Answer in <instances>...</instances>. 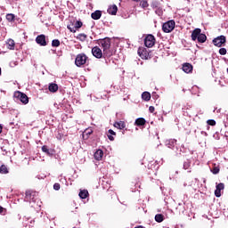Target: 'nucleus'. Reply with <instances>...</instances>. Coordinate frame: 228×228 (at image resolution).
<instances>
[{
	"label": "nucleus",
	"instance_id": "obj_1",
	"mask_svg": "<svg viewBox=\"0 0 228 228\" xmlns=\"http://www.w3.org/2000/svg\"><path fill=\"white\" fill-rule=\"evenodd\" d=\"M99 45H102L103 49V58H110L113 56V52L110 49V47H111L110 38L102 39L99 42Z\"/></svg>",
	"mask_w": 228,
	"mask_h": 228
},
{
	"label": "nucleus",
	"instance_id": "obj_2",
	"mask_svg": "<svg viewBox=\"0 0 228 228\" xmlns=\"http://www.w3.org/2000/svg\"><path fill=\"white\" fill-rule=\"evenodd\" d=\"M191 40L195 42V40H198L200 44H204L206 40H208V37L205 36V34L202 33V30L200 28H195L191 33Z\"/></svg>",
	"mask_w": 228,
	"mask_h": 228
},
{
	"label": "nucleus",
	"instance_id": "obj_3",
	"mask_svg": "<svg viewBox=\"0 0 228 228\" xmlns=\"http://www.w3.org/2000/svg\"><path fill=\"white\" fill-rule=\"evenodd\" d=\"M175 28V21L169 20L162 25V30L164 33H172Z\"/></svg>",
	"mask_w": 228,
	"mask_h": 228
},
{
	"label": "nucleus",
	"instance_id": "obj_4",
	"mask_svg": "<svg viewBox=\"0 0 228 228\" xmlns=\"http://www.w3.org/2000/svg\"><path fill=\"white\" fill-rule=\"evenodd\" d=\"M14 98L18 99V101H20L22 104H28V102H29V98H28V95H26L24 93H21L20 91H16L14 93Z\"/></svg>",
	"mask_w": 228,
	"mask_h": 228
},
{
	"label": "nucleus",
	"instance_id": "obj_5",
	"mask_svg": "<svg viewBox=\"0 0 228 228\" xmlns=\"http://www.w3.org/2000/svg\"><path fill=\"white\" fill-rule=\"evenodd\" d=\"M86 60H88L86 54L79 53L75 60V65H77V67H83V65L86 63Z\"/></svg>",
	"mask_w": 228,
	"mask_h": 228
},
{
	"label": "nucleus",
	"instance_id": "obj_6",
	"mask_svg": "<svg viewBox=\"0 0 228 228\" xmlns=\"http://www.w3.org/2000/svg\"><path fill=\"white\" fill-rule=\"evenodd\" d=\"M156 44V38L152 35H148L144 38V45L148 48L154 47V45Z\"/></svg>",
	"mask_w": 228,
	"mask_h": 228
},
{
	"label": "nucleus",
	"instance_id": "obj_7",
	"mask_svg": "<svg viewBox=\"0 0 228 228\" xmlns=\"http://www.w3.org/2000/svg\"><path fill=\"white\" fill-rule=\"evenodd\" d=\"M227 42V38L225 36H219L213 39V44L216 45V47H222L224 44Z\"/></svg>",
	"mask_w": 228,
	"mask_h": 228
},
{
	"label": "nucleus",
	"instance_id": "obj_8",
	"mask_svg": "<svg viewBox=\"0 0 228 228\" xmlns=\"http://www.w3.org/2000/svg\"><path fill=\"white\" fill-rule=\"evenodd\" d=\"M92 54L94 56V58L101 59L102 56H104V53H102V50L99 48L98 46H94L92 48Z\"/></svg>",
	"mask_w": 228,
	"mask_h": 228
},
{
	"label": "nucleus",
	"instance_id": "obj_9",
	"mask_svg": "<svg viewBox=\"0 0 228 228\" xmlns=\"http://www.w3.org/2000/svg\"><path fill=\"white\" fill-rule=\"evenodd\" d=\"M36 42L39 45H43V46L47 45V42L45 41V35L37 36V38H36Z\"/></svg>",
	"mask_w": 228,
	"mask_h": 228
},
{
	"label": "nucleus",
	"instance_id": "obj_10",
	"mask_svg": "<svg viewBox=\"0 0 228 228\" xmlns=\"http://www.w3.org/2000/svg\"><path fill=\"white\" fill-rule=\"evenodd\" d=\"M224 183H218L216 185V189L215 191L216 197H221L222 196V193L220 191H222V190H224Z\"/></svg>",
	"mask_w": 228,
	"mask_h": 228
},
{
	"label": "nucleus",
	"instance_id": "obj_11",
	"mask_svg": "<svg viewBox=\"0 0 228 228\" xmlns=\"http://www.w3.org/2000/svg\"><path fill=\"white\" fill-rule=\"evenodd\" d=\"M108 13H110V15H117V12H118V7H117V5H110L108 10H107Z\"/></svg>",
	"mask_w": 228,
	"mask_h": 228
},
{
	"label": "nucleus",
	"instance_id": "obj_12",
	"mask_svg": "<svg viewBox=\"0 0 228 228\" xmlns=\"http://www.w3.org/2000/svg\"><path fill=\"white\" fill-rule=\"evenodd\" d=\"M183 70L186 74H190V72H191V70H193V66H191V64H190V63H185L183 65Z\"/></svg>",
	"mask_w": 228,
	"mask_h": 228
},
{
	"label": "nucleus",
	"instance_id": "obj_13",
	"mask_svg": "<svg viewBox=\"0 0 228 228\" xmlns=\"http://www.w3.org/2000/svg\"><path fill=\"white\" fill-rule=\"evenodd\" d=\"M25 199L28 201L33 200L35 199V192H33L31 191H27L25 192Z\"/></svg>",
	"mask_w": 228,
	"mask_h": 228
},
{
	"label": "nucleus",
	"instance_id": "obj_14",
	"mask_svg": "<svg viewBox=\"0 0 228 228\" xmlns=\"http://www.w3.org/2000/svg\"><path fill=\"white\" fill-rule=\"evenodd\" d=\"M102 16V12L101 11H95L91 14V17L92 19H94V20H99V19H101Z\"/></svg>",
	"mask_w": 228,
	"mask_h": 228
},
{
	"label": "nucleus",
	"instance_id": "obj_15",
	"mask_svg": "<svg viewBox=\"0 0 228 228\" xmlns=\"http://www.w3.org/2000/svg\"><path fill=\"white\" fill-rule=\"evenodd\" d=\"M102 156H104V152L102 150H98L94 153V159L97 161H101V159H102Z\"/></svg>",
	"mask_w": 228,
	"mask_h": 228
},
{
	"label": "nucleus",
	"instance_id": "obj_16",
	"mask_svg": "<svg viewBox=\"0 0 228 228\" xmlns=\"http://www.w3.org/2000/svg\"><path fill=\"white\" fill-rule=\"evenodd\" d=\"M175 143H177V141L175 139H171L166 142V145L168 147V149H174L175 147Z\"/></svg>",
	"mask_w": 228,
	"mask_h": 228
},
{
	"label": "nucleus",
	"instance_id": "obj_17",
	"mask_svg": "<svg viewBox=\"0 0 228 228\" xmlns=\"http://www.w3.org/2000/svg\"><path fill=\"white\" fill-rule=\"evenodd\" d=\"M114 127H117L118 129H125L126 122H124V121H116L114 123Z\"/></svg>",
	"mask_w": 228,
	"mask_h": 228
},
{
	"label": "nucleus",
	"instance_id": "obj_18",
	"mask_svg": "<svg viewBox=\"0 0 228 228\" xmlns=\"http://www.w3.org/2000/svg\"><path fill=\"white\" fill-rule=\"evenodd\" d=\"M7 49H11V51L15 49V41H13V39H8Z\"/></svg>",
	"mask_w": 228,
	"mask_h": 228
},
{
	"label": "nucleus",
	"instance_id": "obj_19",
	"mask_svg": "<svg viewBox=\"0 0 228 228\" xmlns=\"http://www.w3.org/2000/svg\"><path fill=\"white\" fill-rule=\"evenodd\" d=\"M49 92H52L54 94L55 92H58V85L57 84H50L48 86Z\"/></svg>",
	"mask_w": 228,
	"mask_h": 228
},
{
	"label": "nucleus",
	"instance_id": "obj_20",
	"mask_svg": "<svg viewBox=\"0 0 228 228\" xmlns=\"http://www.w3.org/2000/svg\"><path fill=\"white\" fill-rule=\"evenodd\" d=\"M165 220V216L163 214H157L155 216V222H158L159 224H161Z\"/></svg>",
	"mask_w": 228,
	"mask_h": 228
},
{
	"label": "nucleus",
	"instance_id": "obj_21",
	"mask_svg": "<svg viewBox=\"0 0 228 228\" xmlns=\"http://www.w3.org/2000/svg\"><path fill=\"white\" fill-rule=\"evenodd\" d=\"M145 118H138L136 120H135V126H145Z\"/></svg>",
	"mask_w": 228,
	"mask_h": 228
},
{
	"label": "nucleus",
	"instance_id": "obj_22",
	"mask_svg": "<svg viewBox=\"0 0 228 228\" xmlns=\"http://www.w3.org/2000/svg\"><path fill=\"white\" fill-rule=\"evenodd\" d=\"M142 99H143V101H151V93L149 92L142 93Z\"/></svg>",
	"mask_w": 228,
	"mask_h": 228
},
{
	"label": "nucleus",
	"instance_id": "obj_23",
	"mask_svg": "<svg viewBox=\"0 0 228 228\" xmlns=\"http://www.w3.org/2000/svg\"><path fill=\"white\" fill-rule=\"evenodd\" d=\"M78 195L80 199H86V197H88V191L86 190L80 191Z\"/></svg>",
	"mask_w": 228,
	"mask_h": 228
},
{
	"label": "nucleus",
	"instance_id": "obj_24",
	"mask_svg": "<svg viewBox=\"0 0 228 228\" xmlns=\"http://www.w3.org/2000/svg\"><path fill=\"white\" fill-rule=\"evenodd\" d=\"M191 165V161L190 159H187L183 162V168L184 170H188Z\"/></svg>",
	"mask_w": 228,
	"mask_h": 228
},
{
	"label": "nucleus",
	"instance_id": "obj_25",
	"mask_svg": "<svg viewBox=\"0 0 228 228\" xmlns=\"http://www.w3.org/2000/svg\"><path fill=\"white\" fill-rule=\"evenodd\" d=\"M8 167L4 165L0 166V174H8Z\"/></svg>",
	"mask_w": 228,
	"mask_h": 228
},
{
	"label": "nucleus",
	"instance_id": "obj_26",
	"mask_svg": "<svg viewBox=\"0 0 228 228\" xmlns=\"http://www.w3.org/2000/svg\"><path fill=\"white\" fill-rule=\"evenodd\" d=\"M6 20L9 22H13V20H15V15L12 14V13H9V14L6 15Z\"/></svg>",
	"mask_w": 228,
	"mask_h": 228
},
{
	"label": "nucleus",
	"instance_id": "obj_27",
	"mask_svg": "<svg viewBox=\"0 0 228 228\" xmlns=\"http://www.w3.org/2000/svg\"><path fill=\"white\" fill-rule=\"evenodd\" d=\"M52 46H53V47H60V40H58V39H53V40L52 41Z\"/></svg>",
	"mask_w": 228,
	"mask_h": 228
},
{
	"label": "nucleus",
	"instance_id": "obj_28",
	"mask_svg": "<svg viewBox=\"0 0 228 228\" xmlns=\"http://www.w3.org/2000/svg\"><path fill=\"white\" fill-rule=\"evenodd\" d=\"M78 40H80L81 42H85V40H86V34H79L77 36Z\"/></svg>",
	"mask_w": 228,
	"mask_h": 228
},
{
	"label": "nucleus",
	"instance_id": "obj_29",
	"mask_svg": "<svg viewBox=\"0 0 228 228\" xmlns=\"http://www.w3.org/2000/svg\"><path fill=\"white\" fill-rule=\"evenodd\" d=\"M219 54H221V56H225V54H227V49L225 48H221L219 50Z\"/></svg>",
	"mask_w": 228,
	"mask_h": 228
},
{
	"label": "nucleus",
	"instance_id": "obj_30",
	"mask_svg": "<svg viewBox=\"0 0 228 228\" xmlns=\"http://www.w3.org/2000/svg\"><path fill=\"white\" fill-rule=\"evenodd\" d=\"M207 124H208V126H216V121H215V119H208Z\"/></svg>",
	"mask_w": 228,
	"mask_h": 228
},
{
	"label": "nucleus",
	"instance_id": "obj_31",
	"mask_svg": "<svg viewBox=\"0 0 228 228\" xmlns=\"http://www.w3.org/2000/svg\"><path fill=\"white\" fill-rule=\"evenodd\" d=\"M83 27V22H81V21H77L76 23H75V28H78L79 29V28H82Z\"/></svg>",
	"mask_w": 228,
	"mask_h": 228
},
{
	"label": "nucleus",
	"instance_id": "obj_32",
	"mask_svg": "<svg viewBox=\"0 0 228 228\" xmlns=\"http://www.w3.org/2000/svg\"><path fill=\"white\" fill-rule=\"evenodd\" d=\"M141 6L142 8H147V6H149V3H147V1H141Z\"/></svg>",
	"mask_w": 228,
	"mask_h": 228
},
{
	"label": "nucleus",
	"instance_id": "obj_33",
	"mask_svg": "<svg viewBox=\"0 0 228 228\" xmlns=\"http://www.w3.org/2000/svg\"><path fill=\"white\" fill-rule=\"evenodd\" d=\"M42 151H43V152H45V154H49V149L47 148V146H43L42 147Z\"/></svg>",
	"mask_w": 228,
	"mask_h": 228
},
{
	"label": "nucleus",
	"instance_id": "obj_34",
	"mask_svg": "<svg viewBox=\"0 0 228 228\" xmlns=\"http://www.w3.org/2000/svg\"><path fill=\"white\" fill-rule=\"evenodd\" d=\"M219 172H220V168L216 167L212 169V174H218Z\"/></svg>",
	"mask_w": 228,
	"mask_h": 228
},
{
	"label": "nucleus",
	"instance_id": "obj_35",
	"mask_svg": "<svg viewBox=\"0 0 228 228\" xmlns=\"http://www.w3.org/2000/svg\"><path fill=\"white\" fill-rule=\"evenodd\" d=\"M53 190H56V191H58V190H60V183H54Z\"/></svg>",
	"mask_w": 228,
	"mask_h": 228
},
{
	"label": "nucleus",
	"instance_id": "obj_36",
	"mask_svg": "<svg viewBox=\"0 0 228 228\" xmlns=\"http://www.w3.org/2000/svg\"><path fill=\"white\" fill-rule=\"evenodd\" d=\"M108 134H112L113 136H115L117 134L115 133V131H113L112 129H110L108 131Z\"/></svg>",
	"mask_w": 228,
	"mask_h": 228
},
{
	"label": "nucleus",
	"instance_id": "obj_37",
	"mask_svg": "<svg viewBox=\"0 0 228 228\" xmlns=\"http://www.w3.org/2000/svg\"><path fill=\"white\" fill-rule=\"evenodd\" d=\"M108 138L109 140H110V142H113V140H115V138L113 137V134H108Z\"/></svg>",
	"mask_w": 228,
	"mask_h": 228
},
{
	"label": "nucleus",
	"instance_id": "obj_38",
	"mask_svg": "<svg viewBox=\"0 0 228 228\" xmlns=\"http://www.w3.org/2000/svg\"><path fill=\"white\" fill-rule=\"evenodd\" d=\"M149 111H150V113H154V107L150 106Z\"/></svg>",
	"mask_w": 228,
	"mask_h": 228
},
{
	"label": "nucleus",
	"instance_id": "obj_39",
	"mask_svg": "<svg viewBox=\"0 0 228 228\" xmlns=\"http://www.w3.org/2000/svg\"><path fill=\"white\" fill-rule=\"evenodd\" d=\"M68 29H70L71 32H76V30H72V28H70V26H68Z\"/></svg>",
	"mask_w": 228,
	"mask_h": 228
},
{
	"label": "nucleus",
	"instance_id": "obj_40",
	"mask_svg": "<svg viewBox=\"0 0 228 228\" xmlns=\"http://www.w3.org/2000/svg\"><path fill=\"white\" fill-rule=\"evenodd\" d=\"M3 133V126L0 125V134Z\"/></svg>",
	"mask_w": 228,
	"mask_h": 228
},
{
	"label": "nucleus",
	"instance_id": "obj_41",
	"mask_svg": "<svg viewBox=\"0 0 228 228\" xmlns=\"http://www.w3.org/2000/svg\"><path fill=\"white\" fill-rule=\"evenodd\" d=\"M183 152V150H180V151H176V154H181Z\"/></svg>",
	"mask_w": 228,
	"mask_h": 228
},
{
	"label": "nucleus",
	"instance_id": "obj_42",
	"mask_svg": "<svg viewBox=\"0 0 228 228\" xmlns=\"http://www.w3.org/2000/svg\"><path fill=\"white\" fill-rule=\"evenodd\" d=\"M3 207H0V213H3Z\"/></svg>",
	"mask_w": 228,
	"mask_h": 228
},
{
	"label": "nucleus",
	"instance_id": "obj_43",
	"mask_svg": "<svg viewBox=\"0 0 228 228\" xmlns=\"http://www.w3.org/2000/svg\"><path fill=\"white\" fill-rule=\"evenodd\" d=\"M87 134H92V132H88Z\"/></svg>",
	"mask_w": 228,
	"mask_h": 228
},
{
	"label": "nucleus",
	"instance_id": "obj_44",
	"mask_svg": "<svg viewBox=\"0 0 228 228\" xmlns=\"http://www.w3.org/2000/svg\"><path fill=\"white\" fill-rule=\"evenodd\" d=\"M133 1H135L136 3H138V1H140V0H133Z\"/></svg>",
	"mask_w": 228,
	"mask_h": 228
},
{
	"label": "nucleus",
	"instance_id": "obj_45",
	"mask_svg": "<svg viewBox=\"0 0 228 228\" xmlns=\"http://www.w3.org/2000/svg\"><path fill=\"white\" fill-rule=\"evenodd\" d=\"M0 76H1V68H0Z\"/></svg>",
	"mask_w": 228,
	"mask_h": 228
}]
</instances>
